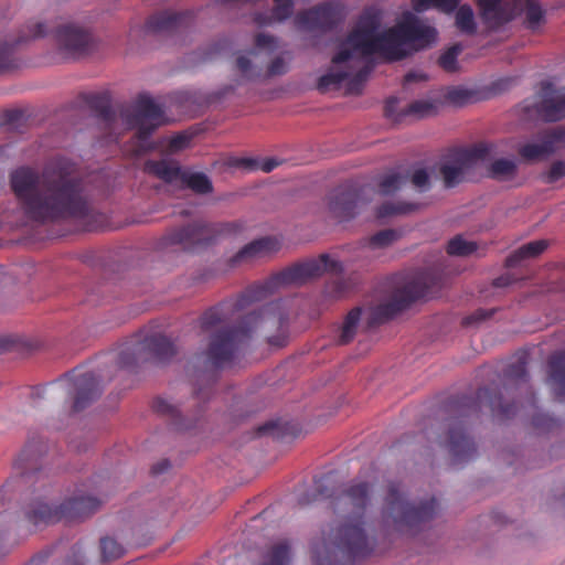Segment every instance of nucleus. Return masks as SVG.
<instances>
[{
	"instance_id": "ea45409f",
	"label": "nucleus",
	"mask_w": 565,
	"mask_h": 565,
	"mask_svg": "<svg viewBox=\"0 0 565 565\" xmlns=\"http://www.w3.org/2000/svg\"><path fill=\"white\" fill-rule=\"evenodd\" d=\"M401 237L399 232L392 228L382 230L369 238V245L373 248L390 246Z\"/></svg>"
},
{
	"instance_id": "338daca9",
	"label": "nucleus",
	"mask_w": 565,
	"mask_h": 565,
	"mask_svg": "<svg viewBox=\"0 0 565 565\" xmlns=\"http://www.w3.org/2000/svg\"><path fill=\"white\" fill-rule=\"evenodd\" d=\"M558 134L561 136L562 148L565 147V128L558 127Z\"/></svg>"
},
{
	"instance_id": "393cba45",
	"label": "nucleus",
	"mask_w": 565,
	"mask_h": 565,
	"mask_svg": "<svg viewBox=\"0 0 565 565\" xmlns=\"http://www.w3.org/2000/svg\"><path fill=\"white\" fill-rule=\"evenodd\" d=\"M152 409L157 414L167 417L178 430H191L196 427L199 418L186 419L181 415L177 406L163 397H157L152 402Z\"/></svg>"
},
{
	"instance_id": "6ab92c4d",
	"label": "nucleus",
	"mask_w": 565,
	"mask_h": 565,
	"mask_svg": "<svg viewBox=\"0 0 565 565\" xmlns=\"http://www.w3.org/2000/svg\"><path fill=\"white\" fill-rule=\"evenodd\" d=\"M281 247L275 236H264L243 246L233 257V264L248 263L277 253Z\"/></svg>"
},
{
	"instance_id": "c756f323",
	"label": "nucleus",
	"mask_w": 565,
	"mask_h": 565,
	"mask_svg": "<svg viewBox=\"0 0 565 565\" xmlns=\"http://www.w3.org/2000/svg\"><path fill=\"white\" fill-rule=\"evenodd\" d=\"M548 246L546 239L526 243L510 254L505 259L507 267H515L520 262L541 255Z\"/></svg>"
},
{
	"instance_id": "7ed1b4c3",
	"label": "nucleus",
	"mask_w": 565,
	"mask_h": 565,
	"mask_svg": "<svg viewBox=\"0 0 565 565\" xmlns=\"http://www.w3.org/2000/svg\"><path fill=\"white\" fill-rule=\"evenodd\" d=\"M11 185L34 220L65 218L79 215L84 210L75 166L66 159L50 162L41 173L20 168L11 174Z\"/></svg>"
},
{
	"instance_id": "774afa93",
	"label": "nucleus",
	"mask_w": 565,
	"mask_h": 565,
	"mask_svg": "<svg viewBox=\"0 0 565 565\" xmlns=\"http://www.w3.org/2000/svg\"><path fill=\"white\" fill-rule=\"evenodd\" d=\"M416 78H417V75H416V74H414V73H407V74L405 75V82H406V83L414 82Z\"/></svg>"
},
{
	"instance_id": "39448f33",
	"label": "nucleus",
	"mask_w": 565,
	"mask_h": 565,
	"mask_svg": "<svg viewBox=\"0 0 565 565\" xmlns=\"http://www.w3.org/2000/svg\"><path fill=\"white\" fill-rule=\"evenodd\" d=\"M248 230L246 221H193L169 230L159 242L162 252H195L221 239L242 237Z\"/></svg>"
},
{
	"instance_id": "69168bd1",
	"label": "nucleus",
	"mask_w": 565,
	"mask_h": 565,
	"mask_svg": "<svg viewBox=\"0 0 565 565\" xmlns=\"http://www.w3.org/2000/svg\"><path fill=\"white\" fill-rule=\"evenodd\" d=\"M38 30L34 32V36H41L46 33V25L43 23L36 24Z\"/></svg>"
},
{
	"instance_id": "3c124183",
	"label": "nucleus",
	"mask_w": 565,
	"mask_h": 565,
	"mask_svg": "<svg viewBox=\"0 0 565 565\" xmlns=\"http://www.w3.org/2000/svg\"><path fill=\"white\" fill-rule=\"evenodd\" d=\"M472 92L467 88H452L448 92L447 98L449 102L456 104V105H463L468 103L472 97Z\"/></svg>"
},
{
	"instance_id": "13d9d810",
	"label": "nucleus",
	"mask_w": 565,
	"mask_h": 565,
	"mask_svg": "<svg viewBox=\"0 0 565 565\" xmlns=\"http://www.w3.org/2000/svg\"><path fill=\"white\" fill-rule=\"evenodd\" d=\"M268 76H277L286 73V64L282 57L274 58L267 68Z\"/></svg>"
},
{
	"instance_id": "f03ea898",
	"label": "nucleus",
	"mask_w": 565,
	"mask_h": 565,
	"mask_svg": "<svg viewBox=\"0 0 565 565\" xmlns=\"http://www.w3.org/2000/svg\"><path fill=\"white\" fill-rule=\"evenodd\" d=\"M373 491V482L353 479L331 495L337 520L312 543L313 565H347L371 555L374 542L366 534L364 516Z\"/></svg>"
},
{
	"instance_id": "4d7b16f0",
	"label": "nucleus",
	"mask_w": 565,
	"mask_h": 565,
	"mask_svg": "<svg viewBox=\"0 0 565 565\" xmlns=\"http://www.w3.org/2000/svg\"><path fill=\"white\" fill-rule=\"evenodd\" d=\"M190 142V137L184 134L173 136L169 141V149L171 151H179L184 149Z\"/></svg>"
},
{
	"instance_id": "2f4dec72",
	"label": "nucleus",
	"mask_w": 565,
	"mask_h": 565,
	"mask_svg": "<svg viewBox=\"0 0 565 565\" xmlns=\"http://www.w3.org/2000/svg\"><path fill=\"white\" fill-rule=\"evenodd\" d=\"M355 282L352 279L334 278L328 281L323 295L329 299H341L347 297L353 289Z\"/></svg>"
},
{
	"instance_id": "de8ad7c7",
	"label": "nucleus",
	"mask_w": 565,
	"mask_h": 565,
	"mask_svg": "<svg viewBox=\"0 0 565 565\" xmlns=\"http://www.w3.org/2000/svg\"><path fill=\"white\" fill-rule=\"evenodd\" d=\"M236 67L242 73V75L248 79H255L260 76V71H255L250 60L245 55L237 57Z\"/></svg>"
},
{
	"instance_id": "bb28decb",
	"label": "nucleus",
	"mask_w": 565,
	"mask_h": 565,
	"mask_svg": "<svg viewBox=\"0 0 565 565\" xmlns=\"http://www.w3.org/2000/svg\"><path fill=\"white\" fill-rule=\"evenodd\" d=\"M548 380L558 401L565 402V350L548 359Z\"/></svg>"
},
{
	"instance_id": "aec40b11",
	"label": "nucleus",
	"mask_w": 565,
	"mask_h": 565,
	"mask_svg": "<svg viewBox=\"0 0 565 565\" xmlns=\"http://www.w3.org/2000/svg\"><path fill=\"white\" fill-rule=\"evenodd\" d=\"M483 22L490 29H499L514 17V8L503 0H476Z\"/></svg>"
},
{
	"instance_id": "f3484780",
	"label": "nucleus",
	"mask_w": 565,
	"mask_h": 565,
	"mask_svg": "<svg viewBox=\"0 0 565 565\" xmlns=\"http://www.w3.org/2000/svg\"><path fill=\"white\" fill-rule=\"evenodd\" d=\"M443 444L456 462L468 461L476 455V445L467 434L463 420L460 418L450 420L447 440Z\"/></svg>"
},
{
	"instance_id": "6e6d98bb",
	"label": "nucleus",
	"mask_w": 565,
	"mask_h": 565,
	"mask_svg": "<svg viewBox=\"0 0 565 565\" xmlns=\"http://www.w3.org/2000/svg\"><path fill=\"white\" fill-rule=\"evenodd\" d=\"M126 553V548L115 540L108 537V562L118 559Z\"/></svg>"
},
{
	"instance_id": "79ce46f5",
	"label": "nucleus",
	"mask_w": 565,
	"mask_h": 565,
	"mask_svg": "<svg viewBox=\"0 0 565 565\" xmlns=\"http://www.w3.org/2000/svg\"><path fill=\"white\" fill-rule=\"evenodd\" d=\"M436 106L429 100H415L407 106L405 109L406 116H414L417 118H424L434 115Z\"/></svg>"
},
{
	"instance_id": "9d476101",
	"label": "nucleus",
	"mask_w": 565,
	"mask_h": 565,
	"mask_svg": "<svg viewBox=\"0 0 565 565\" xmlns=\"http://www.w3.org/2000/svg\"><path fill=\"white\" fill-rule=\"evenodd\" d=\"M493 149L492 143L480 142L472 147L450 150L439 166V174L445 188L451 189L465 182L477 163L487 160Z\"/></svg>"
},
{
	"instance_id": "5fc2aeb1",
	"label": "nucleus",
	"mask_w": 565,
	"mask_h": 565,
	"mask_svg": "<svg viewBox=\"0 0 565 565\" xmlns=\"http://www.w3.org/2000/svg\"><path fill=\"white\" fill-rule=\"evenodd\" d=\"M255 45L258 50L267 49L273 51L276 47V39L271 35L259 33L255 38Z\"/></svg>"
},
{
	"instance_id": "c9c22d12",
	"label": "nucleus",
	"mask_w": 565,
	"mask_h": 565,
	"mask_svg": "<svg viewBox=\"0 0 565 565\" xmlns=\"http://www.w3.org/2000/svg\"><path fill=\"white\" fill-rule=\"evenodd\" d=\"M478 245L476 242L467 241L462 235L452 237L446 247V250L451 256H469L476 253Z\"/></svg>"
},
{
	"instance_id": "5701e85b",
	"label": "nucleus",
	"mask_w": 565,
	"mask_h": 565,
	"mask_svg": "<svg viewBox=\"0 0 565 565\" xmlns=\"http://www.w3.org/2000/svg\"><path fill=\"white\" fill-rule=\"evenodd\" d=\"M135 351H146L151 358L160 362L170 360L177 352L174 343L160 333L145 338Z\"/></svg>"
},
{
	"instance_id": "1a4fd4ad",
	"label": "nucleus",
	"mask_w": 565,
	"mask_h": 565,
	"mask_svg": "<svg viewBox=\"0 0 565 565\" xmlns=\"http://www.w3.org/2000/svg\"><path fill=\"white\" fill-rule=\"evenodd\" d=\"M100 383L102 377L93 372L72 374L61 379L51 393L66 397L62 416L71 418L88 409L102 394Z\"/></svg>"
},
{
	"instance_id": "423d86ee",
	"label": "nucleus",
	"mask_w": 565,
	"mask_h": 565,
	"mask_svg": "<svg viewBox=\"0 0 565 565\" xmlns=\"http://www.w3.org/2000/svg\"><path fill=\"white\" fill-rule=\"evenodd\" d=\"M100 500L83 489H76L58 505H51L46 501L38 500L26 511L28 519L34 524L64 521H82L93 515L100 508Z\"/></svg>"
},
{
	"instance_id": "72a5a7b5",
	"label": "nucleus",
	"mask_w": 565,
	"mask_h": 565,
	"mask_svg": "<svg viewBox=\"0 0 565 565\" xmlns=\"http://www.w3.org/2000/svg\"><path fill=\"white\" fill-rule=\"evenodd\" d=\"M515 173L516 163L504 158L494 160L488 169L489 177L495 180H508L513 178Z\"/></svg>"
},
{
	"instance_id": "6e6552de",
	"label": "nucleus",
	"mask_w": 565,
	"mask_h": 565,
	"mask_svg": "<svg viewBox=\"0 0 565 565\" xmlns=\"http://www.w3.org/2000/svg\"><path fill=\"white\" fill-rule=\"evenodd\" d=\"M127 125L135 130L134 153L140 156L156 149L151 136L157 129L168 124L163 105L147 95L140 94L126 117Z\"/></svg>"
},
{
	"instance_id": "dca6fc26",
	"label": "nucleus",
	"mask_w": 565,
	"mask_h": 565,
	"mask_svg": "<svg viewBox=\"0 0 565 565\" xmlns=\"http://www.w3.org/2000/svg\"><path fill=\"white\" fill-rule=\"evenodd\" d=\"M192 11H160L150 15L145 23V31L152 34H172L192 24Z\"/></svg>"
},
{
	"instance_id": "20e7f679",
	"label": "nucleus",
	"mask_w": 565,
	"mask_h": 565,
	"mask_svg": "<svg viewBox=\"0 0 565 565\" xmlns=\"http://www.w3.org/2000/svg\"><path fill=\"white\" fill-rule=\"evenodd\" d=\"M377 22L362 18L342 43L340 51L332 57V63L343 64L354 58V53L363 56L377 54L387 61H401L408 52L398 24L377 34Z\"/></svg>"
},
{
	"instance_id": "4468645a",
	"label": "nucleus",
	"mask_w": 565,
	"mask_h": 565,
	"mask_svg": "<svg viewBox=\"0 0 565 565\" xmlns=\"http://www.w3.org/2000/svg\"><path fill=\"white\" fill-rule=\"evenodd\" d=\"M397 24L405 45L415 51L426 49L436 41V29L425 24L411 12L405 13Z\"/></svg>"
},
{
	"instance_id": "37998d69",
	"label": "nucleus",
	"mask_w": 565,
	"mask_h": 565,
	"mask_svg": "<svg viewBox=\"0 0 565 565\" xmlns=\"http://www.w3.org/2000/svg\"><path fill=\"white\" fill-rule=\"evenodd\" d=\"M544 12L540 4L534 0H527L525 10V20L527 28L531 30L536 29L543 21Z\"/></svg>"
},
{
	"instance_id": "052dcab7",
	"label": "nucleus",
	"mask_w": 565,
	"mask_h": 565,
	"mask_svg": "<svg viewBox=\"0 0 565 565\" xmlns=\"http://www.w3.org/2000/svg\"><path fill=\"white\" fill-rule=\"evenodd\" d=\"M170 467H171L170 461L168 459H162L161 461H159L152 466L151 473L153 476L164 473L166 471H168L170 469Z\"/></svg>"
},
{
	"instance_id": "09e8293b",
	"label": "nucleus",
	"mask_w": 565,
	"mask_h": 565,
	"mask_svg": "<svg viewBox=\"0 0 565 565\" xmlns=\"http://www.w3.org/2000/svg\"><path fill=\"white\" fill-rule=\"evenodd\" d=\"M398 106V98L396 97H390L386 99L384 105V115L385 117L394 120V121H401L405 115V109L401 113L397 111Z\"/></svg>"
},
{
	"instance_id": "c03bdc74",
	"label": "nucleus",
	"mask_w": 565,
	"mask_h": 565,
	"mask_svg": "<svg viewBox=\"0 0 565 565\" xmlns=\"http://www.w3.org/2000/svg\"><path fill=\"white\" fill-rule=\"evenodd\" d=\"M504 374L508 380L514 381L515 383H527L529 380L526 363L523 360L510 364Z\"/></svg>"
},
{
	"instance_id": "cd10ccee",
	"label": "nucleus",
	"mask_w": 565,
	"mask_h": 565,
	"mask_svg": "<svg viewBox=\"0 0 565 565\" xmlns=\"http://www.w3.org/2000/svg\"><path fill=\"white\" fill-rule=\"evenodd\" d=\"M291 559V542L288 539H279L266 547L260 565H290Z\"/></svg>"
},
{
	"instance_id": "49530a36",
	"label": "nucleus",
	"mask_w": 565,
	"mask_h": 565,
	"mask_svg": "<svg viewBox=\"0 0 565 565\" xmlns=\"http://www.w3.org/2000/svg\"><path fill=\"white\" fill-rule=\"evenodd\" d=\"M241 162H242V166H244L248 170L260 169L264 172H270L279 166V162L277 160L270 159V158L263 160L259 166L256 162V160L248 159V158L242 159Z\"/></svg>"
},
{
	"instance_id": "2eb2a0df",
	"label": "nucleus",
	"mask_w": 565,
	"mask_h": 565,
	"mask_svg": "<svg viewBox=\"0 0 565 565\" xmlns=\"http://www.w3.org/2000/svg\"><path fill=\"white\" fill-rule=\"evenodd\" d=\"M537 115L545 121H558L565 118V93L550 82H543L535 103Z\"/></svg>"
},
{
	"instance_id": "58836bf2",
	"label": "nucleus",
	"mask_w": 565,
	"mask_h": 565,
	"mask_svg": "<svg viewBox=\"0 0 565 565\" xmlns=\"http://www.w3.org/2000/svg\"><path fill=\"white\" fill-rule=\"evenodd\" d=\"M407 183V178L401 173L393 172L384 175L380 183V192L384 195H390L399 190L404 184Z\"/></svg>"
},
{
	"instance_id": "0eeeda50",
	"label": "nucleus",
	"mask_w": 565,
	"mask_h": 565,
	"mask_svg": "<svg viewBox=\"0 0 565 565\" xmlns=\"http://www.w3.org/2000/svg\"><path fill=\"white\" fill-rule=\"evenodd\" d=\"M437 509L438 502L435 498L414 505L404 499L399 483L390 482L387 486L383 513L399 531L419 530L435 516Z\"/></svg>"
},
{
	"instance_id": "a878e982",
	"label": "nucleus",
	"mask_w": 565,
	"mask_h": 565,
	"mask_svg": "<svg viewBox=\"0 0 565 565\" xmlns=\"http://www.w3.org/2000/svg\"><path fill=\"white\" fill-rule=\"evenodd\" d=\"M477 398L480 404L488 406L492 415L499 419H509L518 412V405L515 403L503 404L502 396L500 394H492L489 387L478 390Z\"/></svg>"
},
{
	"instance_id": "ddd939ff",
	"label": "nucleus",
	"mask_w": 565,
	"mask_h": 565,
	"mask_svg": "<svg viewBox=\"0 0 565 565\" xmlns=\"http://www.w3.org/2000/svg\"><path fill=\"white\" fill-rule=\"evenodd\" d=\"M339 22V12L331 3H320L297 13L295 24L303 31H330Z\"/></svg>"
},
{
	"instance_id": "603ef678",
	"label": "nucleus",
	"mask_w": 565,
	"mask_h": 565,
	"mask_svg": "<svg viewBox=\"0 0 565 565\" xmlns=\"http://www.w3.org/2000/svg\"><path fill=\"white\" fill-rule=\"evenodd\" d=\"M411 181L414 186L420 191H426L430 186L429 175L424 168L416 169L411 177Z\"/></svg>"
},
{
	"instance_id": "8fccbe9b",
	"label": "nucleus",
	"mask_w": 565,
	"mask_h": 565,
	"mask_svg": "<svg viewBox=\"0 0 565 565\" xmlns=\"http://www.w3.org/2000/svg\"><path fill=\"white\" fill-rule=\"evenodd\" d=\"M565 177V162L564 161H555L550 167V170L545 173L544 180L546 183H554L559 179Z\"/></svg>"
},
{
	"instance_id": "a18cd8bd",
	"label": "nucleus",
	"mask_w": 565,
	"mask_h": 565,
	"mask_svg": "<svg viewBox=\"0 0 565 565\" xmlns=\"http://www.w3.org/2000/svg\"><path fill=\"white\" fill-rule=\"evenodd\" d=\"M87 107L96 113V115L104 117L106 114V95L103 92L89 93L85 96Z\"/></svg>"
},
{
	"instance_id": "9b49d317",
	"label": "nucleus",
	"mask_w": 565,
	"mask_h": 565,
	"mask_svg": "<svg viewBox=\"0 0 565 565\" xmlns=\"http://www.w3.org/2000/svg\"><path fill=\"white\" fill-rule=\"evenodd\" d=\"M427 286L422 276L407 280L402 287L396 288L390 300L375 308L372 315L373 323H382L408 308L413 302L426 295Z\"/></svg>"
},
{
	"instance_id": "0e129e2a",
	"label": "nucleus",
	"mask_w": 565,
	"mask_h": 565,
	"mask_svg": "<svg viewBox=\"0 0 565 565\" xmlns=\"http://www.w3.org/2000/svg\"><path fill=\"white\" fill-rule=\"evenodd\" d=\"M493 285L495 287H505L509 285V278L504 276L498 277L497 279H494Z\"/></svg>"
},
{
	"instance_id": "a211bd4d",
	"label": "nucleus",
	"mask_w": 565,
	"mask_h": 565,
	"mask_svg": "<svg viewBox=\"0 0 565 565\" xmlns=\"http://www.w3.org/2000/svg\"><path fill=\"white\" fill-rule=\"evenodd\" d=\"M539 143H525L518 150L521 158L527 161L539 160L551 156L562 148L558 127L545 130L539 135Z\"/></svg>"
},
{
	"instance_id": "7c9ffc66",
	"label": "nucleus",
	"mask_w": 565,
	"mask_h": 565,
	"mask_svg": "<svg viewBox=\"0 0 565 565\" xmlns=\"http://www.w3.org/2000/svg\"><path fill=\"white\" fill-rule=\"evenodd\" d=\"M180 186L183 189H190L196 194H210L213 192V184L211 179L203 172H191L184 170Z\"/></svg>"
},
{
	"instance_id": "e2e57ef3",
	"label": "nucleus",
	"mask_w": 565,
	"mask_h": 565,
	"mask_svg": "<svg viewBox=\"0 0 565 565\" xmlns=\"http://www.w3.org/2000/svg\"><path fill=\"white\" fill-rule=\"evenodd\" d=\"M100 561L104 562L106 558V539L100 537L99 540Z\"/></svg>"
},
{
	"instance_id": "4be33fe9",
	"label": "nucleus",
	"mask_w": 565,
	"mask_h": 565,
	"mask_svg": "<svg viewBox=\"0 0 565 565\" xmlns=\"http://www.w3.org/2000/svg\"><path fill=\"white\" fill-rule=\"evenodd\" d=\"M56 39L58 46L70 54L83 52L92 42L90 34L74 24L61 25Z\"/></svg>"
},
{
	"instance_id": "4c0bfd02",
	"label": "nucleus",
	"mask_w": 565,
	"mask_h": 565,
	"mask_svg": "<svg viewBox=\"0 0 565 565\" xmlns=\"http://www.w3.org/2000/svg\"><path fill=\"white\" fill-rule=\"evenodd\" d=\"M458 4L459 0H412V7L416 12L436 8L441 12L450 13L457 9Z\"/></svg>"
},
{
	"instance_id": "f704fd0d",
	"label": "nucleus",
	"mask_w": 565,
	"mask_h": 565,
	"mask_svg": "<svg viewBox=\"0 0 565 565\" xmlns=\"http://www.w3.org/2000/svg\"><path fill=\"white\" fill-rule=\"evenodd\" d=\"M420 207L418 203H407V202H386L381 204L376 210V216L379 218H384L392 215H401L408 214L411 212L417 211Z\"/></svg>"
},
{
	"instance_id": "680f3d73",
	"label": "nucleus",
	"mask_w": 565,
	"mask_h": 565,
	"mask_svg": "<svg viewBox=\"0 0 565 565\" xmlns=\"http://www.w3.org/2000/svg\"><path fill=\"white\" fill-rule=\"evenodd\" d=\"M277 424L274 422L266 423L258 427V434L265 435V434H273L274 429L276 428Z\"/></svg>"
},
{
	"instance_id": "bf43d9fd",
	"label": "nucleus",
	"mask_w": 565,
	"mask_h": 565,
	"mask_svg": "<svg viewBox=\"0 0 565 565\" xmlns=\"http://www.w3.org/2000/svg\"><path fill=\"white\" fill-rule=\"evenodd\" d=\"M554 420L550 418L547 415L537 414L533 417V425L536 428H546L550 429L553 426Z\"/></svg>"
},
{
	"instance_id": "e433bc0d",
	"label": "nucleus",
	"mask_w": 565,
	"mask_h": 565,
	"mask_svg": "<svg viewBox=\"0 0 565 565\" xmlns=\"http://www.w3.org/2000/svg\"><path fill=\"white\" fill-rule=\"evenodd\" d=\"M456 26L465 34L472 35L476 33L477 24L470 6L459 7L456 12Z\"/></svg>"
},
{
	"instance_id": "b1692460",
	"label": "nucleus",
	"mask_w": 565,
	"mask_h": 565,
	"mask_svg": "<svg viewBox=\"0 0 565 565\" xmlns=\"http://www.w3.org/2000/svg\"><path fill=\"white\" fill-rule=\"evenodd\" d=\"M145 172L166 183H180L184 169L177 161L167 159L148 160L145 162Z\"/></svg>"
},
{
	"instance_id": "f257e3e1",
	"label": "nucleus",
	"mask_w": 565,
	"mask_h": 565,
	"mask_svg": "<svg viewBox=\"0 0 565 565\" xmlns=\"http://www.w3.org/2000/svg\"><path fill=\"white\" fill-rule=\"evenodd\" d=\"M342 264L328 254L294 264L273 275L266 281L246 288L235 298H227L207 308L199 319L200 329L210 333L206 349L196 354L194 366L203 375L213 379L218 370L231 364L248 345L257 330L267 333L270 345L281 348L288 339V313L282 303L271 302L258 311L246 315L238 323L218 328L231 321L250 303L265 299L276 289L289 285H302L324 273H341Z\"/></svg>"
},
{
	"instance_id": "412c9836",
	"label": "nucleus",
	"mask_w": 565,
	"mask_h": 565,
	"mask_svg": "<svg viewBox=\"0 0 565 565\" xmlns=\"http://www.w3.org/2000/svg\"><path fill=\"white\" fill-rule=\"evenodd\" d=\"M367 75V70H360L353 77L342 70H330L327 74L322 75L318 81V88L321 92H327L331 88L338 89L341 84L348 79V90L350 93H359L362 84Z\"/></svg>"
},
{
	"instance_id": "a19ab883",
	"label": "nucleus",
	"mask_w": 565,
	"mask_h": 565,
	"mask_svg": "<svg viewBox=\"0 0 565 565\" xmlns=\"http://www.w3.org/2000/svg\"><path fill=\"white\" fill-rule=\"evenodd\" d=\"M462 47L460 44H454L448 50H446L438 58L439 66L447 71L454 72L457 70V60L459 54L461 53Z\"/></svg>"
},
{
	"instance_id": "864d4df0",
	"label": "nucleus",
	"mask_w": 565,
	"mask_h": 565,
	"mask_svg": "<svg viewBox=\"0 0 565 565\" xmlns=\"http://www.w3.org/2000/svg\"><path fill=\"white\" fill-rule=\"evenodd\" d=\"M492 315H493L492 310L478 309L473 313H471L462 319V326H465V327L475 326L481 321H486Z\"/></svg>"
},
{
	"instance_id": "f8f14e48",
	"label": "nucleus",
	"mask_w": 565,
	"mask_h": 565,
	"mask_svg": "<svg viewBox=\"0 0 565 565\" xmlns=\"http://www.w3.org/2000/svg\"><path fill=\"white\" fill-rule=\"evenodd\" d=\"M361 207L360 190L351 183L333 189L328 198V211L339 221H349L359 214Z\"/></svg>"
},
{
	"instance_id": "473e14b6",
	"label": "nucleus",
	"mask_w": 565,
	"mask_h": 565,
	"mask_svg": "<svg viewBox=\"0 0 565 565\" xmlns=\"http://www.w3.org/2000/svg\"><path fill=\"white\" fill-rule=\"evenodd\" d=\"M362 310L359 307L353 308L347 315L344 322L341 328V333L339 335V343L347 344L351 342L356 333V328L359 321L361 319Z\"/></svg>"
},
{
	"instance_id": "c85d7f7f",
	"label": "nucleus",
	"mask_w": 565,
	"mask_h": 565,
	"mask_svg": "<svg viewBox=\"0 0 565 565\" xmlns=\"http://www.w3.org/2000/svg\"><path fill=\"white\" fill-rule=\"evenodd\" d=\"M275 7L271 13L257 12L254 15V22L260 26L269 25L275 21H284L294 12V2L291 0H274Z\"/></svg>"
}]
</instances>
